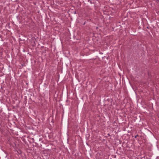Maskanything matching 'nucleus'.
Returning <instances> with one entry per match:
<instances>
[{
    "label": "nucleus",
    "instance_id": "obj_2",
    "mask_svg": "<svg viewBox=\"0 0 159 159\" xmlns=\"http://www.w3.org/2000/svg\"><path fill=\"white\" fill-rule=\"evenodd\" d=\"M138 136H139V135H138V134H137V135H136V136H135V137H135V138H137V137H138Z\"/></svg>",
    "mask_w": 159,
    "mask_h": 159
},
{
    "label": "nucleus",
    "instance_id": "obj_3",
    "mask_svg": "<svg viewBox=\"0 0 159 159\" xmlns=\"http://www.w3.org/2000/svg\"><path fill=\"white\" fill-rule=\"evenodd\" d=\"M107 135H108L109 136H111V135H110V134H107Z\"/></svg>",
    "mask_w": 159,
    "mask_h": 159
},
{
    "label": "nucleus",
    "instance_id": "obj_1",
    "mask_svg": "<svg viewBox=\"0 0 159 159\" xmlns=\"http://www.w3.org/2000/svg\"><path fill=\"white\" fill-rule=\"evenodd\" d=\"M156 2L157 3H159V0H156Z\"/></svg>",
    "mask_w": 159,
    "mask_h": 159
},
{
    "label": "nucleus",
    "instance_id": "obj_4",
    "mask_svg": "<svg viewBox=\"0 0 159 159\" xmlns=\"http://www.w3.org/2000/svg\"><path fill=\"white\" fill-rule=\"evenodd\" d=\"M74 14H76V11H74Z\"/></svg>",
    "mask_w": 159,
    "mask_h": 159
},
{
    "label": "nucleus",
    "instance_id": "obj_5",
    "mask_svg": "<svg viewBox=\"0 0 159 159\" xmlns=\"http://www.w3.org/2000/svg\"><path fill=\"white\" fill-rule=\"evenodd\" d=\"M85 22H84V23L83 24V25H84L85 24Z\"/></svg>",
    "mask_w": 159,
    "mask_h": 159
},
{
    "label": "nucleus",
    "instance_id": "obj_6",
    "mask_svg": "<svg viewBox=\"0 0 159 159\" xmlns=\"http://www.w3.org/2000/svg\"><path fill=\"white\" fill-rule=\"evenodd\" d=\"M52 122L53 123V121L52 120Z\"/></svg>",
    "mask_w": 159,
    "mask_h": 159
}]
</instances>
